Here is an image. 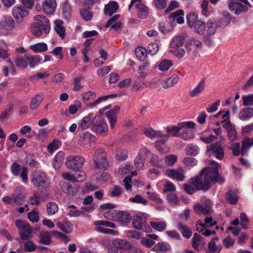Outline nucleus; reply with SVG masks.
<instances>
[{"label":"nucleus","instance_id":"obj_24","mask_svg":"<svg viewBox=\"0 0 253 253\" xmlns=\"http://www.w3.org/2000/svg\"><path fill=\"white\" fill-rule=\"evenodd\" d=\"M57 3L55 0H44L42 5L43 12L46 14H53L56 8Z\"/></svg>","mask_w":253,"mask_h":253},{"label":"nucleus","instance_id":"obj_14","mask_svg":"<svg viewBox=\"0 0 253 253\" xmlns=\"http://www.w3.org/2000/svg\"><path fill=\"white\" fill-rule=\"evenodd\" d=\"M132 224L133 228L137 230H142L147 233L151 231V228L146 223V218L144 216L137 215L134 217Z\"/></svg>","mask_w":253,"mask_h":253},{"label":"nucleus","instance_id":"obj_17","mask_svg":"<svg viewBox=\"0 0 253 253\" xmlns=\"http://www.w3.org/2000/svg\"><path fill=\"white\" fill-rule=\"evenodd\" d=\"M12 14L17 23H21L23 18L29 14V11L22 5L15 6L12 10Z\"/></svg>","mask_w":253,"mask_h":253},{"label":"nucleus","instance_id":"obj_51","mask_svg":"<svg viewBox=\"0 0 253 253\" xmlns=\"http://www.w3.org/2000/svg\"><path fill=\"white\" fill-rule=\"evenodd\" d=\"M220 116L222 119L221 123H223V125L228 124V123L231 124L230 121V114L229 111H227L225 112L224 111H219L214 115L215 118H219Z\"/></svg>","mask_w":253,"mask_h":253},{"label":"nucleus","instance_id":"obj_10","mask_svg":"<svg viewBox=\"0 0 253 253\" xmlns=\"http://www.w3.org/2000/svg\"><path fill=\"white\" fill-rule=\"evenodd\" d=\"M196 124L192 122L186 121L179 122L177 126L170 125L167 126V131L174 137H178L180 131L183 128H195Z\"/></svg>","mask_w":253,"mask_h":253},{"label":"nucleus","instance_id":"obj_45","mask_svg":"<svg viewBox=\"0 0 253 253\" xmlns=\"http://www.w3.org/2000/svg\"><path fill=\"white\" fill-rule=\"evenodd\" d=\"M184 13L182 10H178L172 13L170 17L172 18L174 21L179 24H183L184 23L183 18Z\"/></svg>","mask_w":253,"mask_h":253},{"label":"nucleus","instance_id":"obj_64","mask_svg":"<svg viewBox=\"0 0 253 253\" xmlns=\"http://www.w3.org/2000/svg\"><path fill=\"white\" fill-rule=\"evenodd\" d=\"M95 93L91 91L84 92L82 95L83 100L86 104L89 103L91 100L95 97Z\"/></svg>","mask_w":253,"mask_h":253},{"label":"nucleus","instance_id":"obj_52","mask_svg":"<svg viewBox=\"0 0 253 253\" xmlns=\"http://www.w3.org/2000/svg\"><path fill=\"white\" fill-rule=\"evenodd\" d=\"M187 21L188 26L193 28L197 22L199 21L198 14L195 12L189 13L187 16Z\"/></svg>","mask_w":253,"mask_h":253},{"label":"nucleus","instance_id":"obj_48","mask_svg":"<svg viewBox=\"0 0 253 253\" xmlns=\"http://www.w3.org/2000/svg\"><path fill=\"white\" fill-rule=\"evenodd\" d=\"M189 128H183L180 131L179 137L184 140H189L193 138L194 133L192 130L189 129ZM192 129L193 128H191Z\"/></svg>","mask_w":253,"mask_h":253},{"label":"nucleus","instance_id":"obj_25","mask_svg":"<svg viewBox=\"0 0 253 253\" xmlns=\"http://www.w3.org/2000/svg\"><path fill=\"white\" fill-rule=\"evenodd\" d=\"M206 243L203 237L197 233H195L192 239V246L197 251L202 250L205 247Z\"/></svg>","mask_w":253,"mask_h":253},{"label":"nucleus","instance_id":"obj_34","mask_svg":"<svg viewBox=\"0 0 253 253\" xmlns=\"http://www.w3.org/2000/svg\"><path fill=\"white\" fill-rule=\"evenodd\" d=\"M13 61L18 67L25 68L28 66V61L25 58V54L24 56L16 55L13 57Z\"/></svg>","mask_w":253,"mask_h":253},{"label":"nucleus","instance_id":"obj_55","mask_svg":"<svg viewBox=\"0 0 253 253\" xmlns=\"http://www.w3.org/2000/svg\"><path fill=\"white\" fill-rule=\"evenodd\" d=\"M62 14L66 18H69L71 15V6L68 1L66 0L62 4Z\"/></svg>","mask_w":253,"mask_h":253},{"label":"nucleus","instance_id":"obj_27","mask_svg":"<svg viewBox=\"0 0 253 253\" xmlns=\"http://www.w3.org/2000/svg\"><path fill=\"white\" fill-rule=\"evenodd\" d=\"M194 211L198 213H202L204 215H208L211 212V201H208L206 205H202L197 204L194 207Z\"/></svg>","mask_w":253,"mask_h":253},{"label":"nucleus","instance_id":"obj_38","mask_svg":"<svg viewBox=\"0 0 253 253\" xmlns=\"http://www.w3.org/2000/svg\"><path fill=\"white\" fill-rule=\"evenodd\" d=\"M118 8V5L116 1H112L105 5L104 12L110 16L115 13Z\"/></svg>","mask_w":253,"mask_h":253},{"label":"nucleus","instance_id":"obj_49","mask_svg":"<svg viewBox=\"0 0 253 253\" xmlns=\"http://www.w3.org/2000/svg\"><path fill=\"white\" fill-rule=\"evenodd\" d=\"M253 116V108H244L240 112L239 118L241 120H246Z\"/></svg>","mask_w":253,"mask_h":253},{"label":"nucleus","instance_id":"obj_2","mask_svg":"<svg viewBox=\"0 0 253 253\" xmlns=\"http://www.w3.org/2000/svg\"><path fill=\"white\" fill-rule=\"evenodd\" d=\"M144 134L150 139L157 138L155 142L156 149L162 153H167L169 148L165 144L169 137L168 134H163L159 130H155L152 128H146L143 130Z\"/></svg>","mask_w":253,"mask_h":253},{"label":"nucleus","instance_id":"obj_5","mask_svg":"<svg viewBox=\"0 0 253 253\" xmlns=\"http://www.w3.org/2000/svg\"><path fill=\"white\" fill-rule=\"evenodd\" d=\"M15 225L22 240H28L33 237V229L28 222L18 219L15 221Z\"/></svg>","mask_w":253,"mask_h":253},{"label":"nucleus","instance_id":"obj_53","mask_svg":"<svg viewBox=\"0 0 253 253\" xmlns=\"http://www.w3.org/2000/svg\"><path fill=\"white\" fill-rule=\"evenodd\" d=\"M193 28H194L195 32L199 35H203L205 34L206 26L204 22L199 20L197 22Z\"/></svg>","mask_w":253,"mask_h":253},{"label":"nucleus","instance_id":"obj_56","mask_svg":"<svg viewBox=\"0 0 253 253\" xmlns=\"http://www.w3.org/2000/svg\"><path fill=\"white\" fill-rule=\"evenodd\" d=\"M150 225L154 229L160 232L164 231L167 227V224L165 221H151Z\"/></svg>","mask_w":253,"mask_h":253},{"label":"nucleus","instance_id":"obj_16","mask_svg":"<svg viewBox=\"0 0 253 253\" xmlns=\"http://www.w3.org/2000/svg\"><path fill=\"white\" fill-rule=\"evenodd\" d=\"M93 161L96 168L100 169H105L108 163L106 159L105 155L101 149L97 150L93 156Z\"/></svg>","mask_w":253,"mask_h":253},{"label":"nucleus","instance_id":"obj_21","mask_svg":"<svg viewBox=\"0 0 253 253\" xmlns=\"http://www.w3.org/2000/svg\"><path fill=\"white\" fill-rule=\"evenodd\" d=\"M120 110V108L118 106H115L106 113V116L108 120L111 129H113L115 128Z\"/></svg>","mask_w":253,"mask_h":253},{"label":"nucleus","instance_id":"obj_32","mask_svg":"<svg viewBox=\"0 0 253 253\" xmlns=\"http://www.w3.org/2000/svg\"><path fill=\"white\" fill-rule=\"evenodd\" d=\"M113 244L117 249L122 250H126L130 248V245L125 240L116 239L114 240Z\"/></svg>","mask_w":253,"mask_h":253},{"label":"nucleus","instance_id":"obj_7","mask_svg":"<svg viewBox=\"0 0 253 253\" xmlns=\"http://www.w3.org/2000/svg\"><path fill=\"white\" fill-rule=\"evenodd\" d=\"M31 181L38 188H46L49 184V180L46 173L40 171L32 172Z\"/></svg>","mask_w":253,"mask_h":253},{"label":"nucleus","instance_id":"obj_18","mask_svg":"<svg viewBox=\"0 0 253 253\" xmlns=\"http://www.w3.org/2000/svg\"><path fill=\"white\" fill-rule=\"evenodd\" d=\"M149 153V151L146 148L141 149L136 157L134 165L137 169H141L144 167L145 159Z\"/></svg>","mask_w":253,"mask_h":253},{"label":"nucleus","instance_id":"obj_39","mask_svg":"<svg viewBox=\"0 0 253 253\" xmlns=\"http://www.w3.org/2000/svg\"><path fill=\"white\" fill-rule=\"evenodd\" d=\"M131 216L130 214L126 211H120L118 212L117 220L122 224L128 223L130 221Z\"/></svg>","mask_w":253,"mask_h":253},{"label":"nucleus","instance_id":"obj_1","mask_svg":"<svg viewBox=\"0 0 253 253\" xmlns=\"http://www.w3.org/2000/svg\"><path fill=\"white\" fill-rule=\"evenodd\" d=\"M211 166L203 169L199 175L191 179L192 185L185 184L184 188L185 192L189 194H192L198 190H208L211 183L218 182L222 183L224 178L218 173L220 166L214 161H210Z\"/></svg>","mask_w":253,"mask_h":253},{"label":"nucleus","instance_id":"obj_12","mask_svg":"<svg viewBox=\"0 0 253 253\" xmlns=\"http://www.w3.org/2000/svg\"><path fill=\"white\" fill-rule=\"evenodd\" d=\"M92 130L102 136H105L108 132V126L99 115H95L93 120Z\"/></svg>","mask_w":253,"mask_h":253},{"label":"nucleus","instance_id":"obj_13","mask_svg":"<svg viewBox=\"0 0 253 253\" xmlns=\"http://www.w3.org/2000/svg\"><path fill=\"white\" fill-rule=\"evenodd\" d=\"M132 6H134L136 9L137 14L139 18L144 19L147 17L148 9L141 2L140 0H131L128 6L129 10Z\"/></svg>","mask_w":253,"mask_h":253},{"label":"nucleus","instance_id":"obj_20","mask_svg":"<svg viewBox=\"0 0 253 253\" xmlns=\"http://www.w3.org/2000/svg\"><path fill=\"white\" fill-rule=\"evenodd\" d=\"M51 235L61 237L65 236V235L63 233L56 231H53L51 233L47 231H42L40 233L39 237L41 243L46 245L50 244Z\"/></svg>","mask_w":253,"mask_h":253},{"label":"nucleus","instance_id":"obj_35","mask_svg":"<svg viewBox=\"0 0 253 253\" xmlns=\"http://www.w3.org/2000/svg\"><path fill=\"white\" fill-rule=\"evenodd\" d=\"M60 186L63 192L70 195H74L78 192V189L75 187H72L69 182L65 181L61 182Z\"/></svg>","mask_w":253,"mask_h":253},{"label":"nucleus","instance_id":"obj_28","mask_svg":"<svg viewBox=\"0 0 253 253\" xmlns=\"http://www.w3.org/2000/svg\"><path fill=\"white\" fill-rule=\"evenodd\" d=\"M205 88V80L202 79L199 84L189 91L190 97H195L199 95Z\"/></svg>","mask_w":253,"mask_h":253},{"label":"nucleus","instance_id":"obj_60","mask_svg":"<svg viewBox=\"0 0 253 253\" xmlns=\"http://www.w3.org/2000/svg\"><path fill=\"white\" fill-rule=\"evenodd\" d=\"M128 157V151L126 149L118 150L116 152V159L119 161H124Z\"/></svg>","mask_w":253,"mask_h":253},{"label":"nucleus","instance_id":"obj_8","mask_svg":"<svg viewBox=\"0 0 253 253\" xmlns=\"http://www.w3.org/2000/svg\"><path fill=\"white\" fill-rule=\"evenodd\" d=\"M15 22L10 16H4L0 20V34L4 36L12 35Z\"/></svg>","mask_w":253,"mask_h":253},{"label":"nucleus","instance_id":"obj_57","mask_svg":"<svg viewBox=\"0 0 253 253\" xmlns=\"http://www.w3.org/2000/svg\"><path fill=\"white\" fill-rule=\"evenodd\" d=\"M129 201L136 204H142L143 206L148 205V201L141 195L137 194L134 197L129 198Z\"/></svg>","mask_w":253,"mask_h":253},{"label":"nucleus","instance_id":"obj_6","mask_svg":"<svg viewBox=\"0 0 253 253\" xmlns=\"http://www.w3.org/2000/svg\"><path fill=\"white\" fill-rule=\"evenodd\" d=\"M94 225L96 226L95 229L97 232L114 236L119 235V232L117 231L105 227H107L112 229L116 228V225L113 222L106 220H97L94 222Z\"/></svg>","mask_w":253,"mask_h":253},{"label":"nucleus","instance_id":"obj_50","mask_svg":"<svg viewBox=\"0 0 253 253\" xmlns=\"http://www.w3.org/2000/svg\"><path fill=\"white\" fill-rule=\"evenodd\" d=\"M173 65L172 62L170 60H162L158 66V69L161 71H168Z\"/></svg>","mask_w":253,"mask_h":253},{"label":"nucleus","instance_id":"obj_47","mask_svg":"<svg viewBox=\"0 0 253 253\" xmlns=\"http://www.w3.org/2000/svg\"><path fill=\"white\" fill-rule=\"evenodd\" d=\"M170 246L165 242H160L157 244L154 247L153 250L156 252H167L170 250Z\"/></svg>","mask_w":253,"mask_h":253},{"label":"nucleus","instance_id":"obj_33","mask_svg":"<svg viewBox=\"0 0 253 253\" xmlns=\"http://www.w3.org/2000/svg\"><path fill=\"white\" fill-rule=\"evenodd\" d=\"M65 154L63 151L58 152L54 157L53 165L55 169H59L62 166Z\"/></svg>","mask_w":253,"mask_h":253},{"label":"nucleus","instance_id":"obj_15","mask_svg":"<svg viewBox=\"0 0 253 253\" xmlns=\"http://www.w3.org/2000/svg\"><path fill=\"white\" fill-rule=\"evenodd\" d=\"M10 170L13 175L16 176L20 175L22 181L27 183L28 180V169L26 167L21 168L20 165L17 163H14L10 168Z\"/></svg>","mask_w":253,"mask_h":253},{"label":"nucleus","instance_id":"obj_36","mask_svg":"<svg viewBox=\"0 0 253 253\" xmlns=\"http://www.w3.org/2000/svg\"><path fill=\"white\" fill-rule=\"evenodd\" d=\"M179 79L178 75L173 74L169 78L164 80L162 86L164 88H168L177 83Z\"/></svg>","mask_w":253,"mask_h":253},{"label":"nucleus","instance_id":"obj_26","mask_svg":"<svg viewBox=\"0 0 253 253\" xmlns=\"http://www.w3.org/2000/svg\"><path fill=\"white\" fill-rule=\"evenodd\" d=\"M44 95L42 93H39L34 96L31 100L30 108L31 110H36L40 106L43 101Z\"/></svg>","mask_w":253,"mask_h":253},{"label":"nucleus","instance_id":"obj_43","mask_svg":"<svg viewBox=\"0 0 253 253\" xmlns=\"http://www.w3.org/2000/svg\"><path fill=\"white\" fill-rule=\"evenodd\" d=\"M25 58L27 59L28 61V64L31 67H34V66L39 64L40 62V58L38 55L33 56L30 54H25Z\"/></svg>","mask_w":253,"mask_h":253},{"label":"nucleus","instance_id":"obj_11","mask_svg":"<svg viewBox=\"0 0 253 253\" xmlns=\"http://www.w3.org/2000/svg\"><path fill=\"white\" fill-rule=\"evenodd\" d=\"M84 163V158L78 155H70L67 157L65 165L68 169L76 170L82 168Z\"/></svg>","mask_w":253,"mask_h":253},{"label":"nucleus","instance_id":"obj_44","mask_svg":"<svg viewBox=\"0 0 253 253\" xmlns=\"http://www.w3.org/2000/svg\"><path fill=\"white\" fill-rule=\"evenodd\" d=\"M242 146L241 149V153L242 155L246 153L248 149L253 145V138H246L242 141Z\"/></svg>","mask_w":253,"mask_h":253},{"label":"nucleus","instance_id":"obj_62","mask_svg":"<svg viewBox=\"0 0 253 253\" xmlns=\"http://www.w3.org/2000/svg\"><path fill=\"white\" fill-rule=\"evenodd\" d=\"M61 145V142L57 139H54L52 142L49 143L47 146L48 151L50 153H53L55 151L57 150Z\"/></svg>","mask_w":253,"mask_h":253},{"label":"nucleus","instance_id":"obj_61","mask_svg":"<svg viewBox=\"0 0 253 253\" xmlns=\"http://www.w3.org/2000/svg\"><path fill=\"white\" fill-rule=\"evenodd\" d=\"M135 53L137 57L141 61L144 60L146 56L147 51L141 47H138L135 49Z\"/></svg>","mask_w":253,"mask_h":253},{"label":"nucleus","instance_id":"obj_63","mask_svg":"<svg viewBox=\"0 0 253 253\" xmlns=\"http://www.w3.org/2000/svg\"><path fill=\"white\" fill-rule=\"evenodd\" d=\"M199 148L196 145H193V144H189L187 146L186 148V153L187 155H190L191 156H195L199 153Z\"/></svg>","mask_w":253,"mask_h":253},{"label":"nucleus","instance_id":"obj_30","mask_svg":"<svg viewBox=\"0 0 253 253\" xmlns=\"http://www.w3.org/2000/svg\"><path fill=\"white\" fill-rule=\"evenodd\" d=\"M223 126L225 128L228 133V138L230 141H233L237 139V132L235 126L232 124H226L223 125Z\"/></svg>","mask_w":253,"mask_h":253},{"label":"nucleus","instance_id":"obj_37","mask_svg":"<svg viewBox=\"0 0 253 253\" xmlns=\"http://www.w3.org/2000/svg\"><path fill=\"white\" fill-rule=\"evenodd\" d=\"M47 198V194L40 195L39 194H35L30 199V203L32 205H38L41 202L45 201Z\"/></svg>","mask_w":253,"mask_h":253},{"label":"nucleus","instance_id":"obj_22","mask_svg":"<svg viewBox=\"0 0 253 253\" xmlns=\"http://www.w3.org/2000/svg\"><path fill=\"white\" fill-rule=\"evenodd\" d=\"M206 153L209 155L213 153L216 158L220 160L223 158L224 155L223 148L216 143L208 146Z\"/></svg>","mask_w":253,"mask_h":253},{"label":"nucleus","instance_id":"obj_46","mask_svg":"<svg viewBox=\"0 0 253 253\" xmlns=\"http://www.w3.org/2000/svg\"><path fill=\"white\" fill-rule=\"evenodd\" d=\"M66 211L67 215L72 217H78L84 213L83 211L77 210L74 205H69Z\"/></svg>","mask_w":253,"mask_h":253},{"label":"nucleus","instance_id":"obj_3","mask_svg":"<svg viewBox=\"0 0 253 253\" xmlns=\"http://www.w3.org/2000/svg\"><path fill=\"white\" fill-rule=\"evenodd\" d=\"M34 19L38 22L31 25V32L35 36L39 37L42 36V30L45 34H47L50 31V24L49 20L42 14L37 15Z\"/></svg>","mask_w":253,"mask_h":253},{"label":"nucleus","instance_id":"obj_29","mask_svg":"<svg viewBox=\"0 0 253 253\" xmlns=\"http://www.w3.org/2000/svg\"><path fill=\"white\" fill-rule=\"evenodd\" d=\"M10 55L9 44L4 41L0 42V60L6 59Z\"/></svg>","mask_w":253,"mask_h":253},{"label":"nucleus","instance_id":"obj_31","mask_svg":"<svg viewBox=\"0 0 253 253\" xmlns=\"http://www.w3.org/2000/svg\"><path fill=\"white\" fill-rule=\"evenodd\" d=\"M54 30L62 39H64L66 36L65 28L62 21L60 20L54 21Z\"/></svg>","mask_w":253,"mask_h":253},{"label":"nucleus","instance_id":"obj_23","mask_svg":"<svg viewBox=\"0 0 253 253\" xmlns=\"http://www.w3.org/2000/svg\"><path fill=\"white\" fill-rule=\"evenodd\" d=\"M95 116L93 113H89L87 116H84L79 123L78 130H84L89 127L91 124L93 125V120H94Z\"/></svg>","mask_w":253,"mask_h":253},{"label":"nucleus","instance_id":"obj_4","mask_svg":"<svg viewBox=\"0 0 253 253\" xmlns=\"http://www.w3.org/2000/svg\"><path fill=\"white\" fill-rule=\"evenodd\" d=\"M251 6V4L248 0H230L228 4L230 11L236 15L247 12Z\"/></svg>","mask_w":253,"mask_h":253},{"label":"nucleus","instance_id":"obj_54","mask_svg":"<svg viewBox=\"0 0 253 253\" xmlns=\"http://www.w3.org/2000/svg\"><path fill=\"white\" fill-rule=\"evenodd\" d=\"M217 24L209 20L207 23V33L209 35H213L214 34L217 29Z\"/></svg>","mask_w":253,"mask_h":253},{"label":"nucleus","instance_id":"obj_40","mask_svg":"<svg viewBox=\"0 0 253 253\" xmlns=\"http://www.w3.org/2000/svg\"><path fill=\"white\" fill-rule=\"evenodd\" d=\"M177 228L181 232L184 237L188 239L191 237L192 232L189 227L181 223H179L177 225Z\"/></svg>","mask_w":253,"mask_h":253},{"label":"nucleus","instance_id":"obj_9","mask_svg":"<svg viewBox=\"0 0 253 253\" xmlns=\"http://www.w3.org/2000/svg\"><path fill=\"white\" fill-rule=\"evenodd\" d=\"M216 223L215 221L212 220L211 217H207L205 219L204 223L201 220H198L197 222L196 230L205 236H209L211 234H214L215 232L214 230L211 231L208 228Z\"/></svg>","mask_w":253,"mask_h":253},{"label":"nucleus","instance_id":"obj_19","mask_svg":"<svg viewBox=\"0 0 253 253\" xmlns=\"http://www.w3.org/2000/svg\"><path fill=\"white\" fill-rule=\"evenodd\" d=\"M184 170L179 168L177 169H168L166 170V175L172 179H175L178 181H182L185 178Z\"/></svg>","mask_w":253,"mask_h":253},{"label":"nucleus","instance_id":"obj_41","mask_svg":"<svg viewBox=\"0 0 253 253\" xmlns=\"http://www.w3.org/2000/svg\"><path fill=\"white\" fill-rule=\"evenodd\" d=\"M30 48L35 53L46 51L48 49L47 44L44 42H38L31 45Z\"/></svg>","mask_w":253,"mask_h":253},{"label":"nucleus","instance_id":"obj_58","mask_svg":"<svg viewBox=\"0 0 253 253\" xmlns=\"http://www.w3.org/2000/svg\"><path fill=\"white\" fill-rule=\"evenodd\" d=\"M47 212L49 215L55 214L58 210V205L54 202H50L46 205Z\"/></svg>","mask_w":253,"mask_h":253},{"label":"nucleus","instance_id":"obj_59","mask_svg":"<svg viewBox=\"0 0 253 253\" xmlns=\"http://www.w3.org/2000/svg\"><path fill=\"white\" fill-rule=\"evenodd\" d=\"M227 199L231 204H235L237 203L238 198L236 192L230 190L227 194Z\"/></svg>","mask_w":253,"mask_h":253},{"label":"nucleus","instance_id":"obj_42","mask_svg":"<svg viewBox=\"0 0 253 253\" xmlns=\"http://www.w3.org/2000/svg\"><path fill=\"white\" fill-rule=\"evenodd\" d=\"M184 37L181 35L174 37L170 43V47L171 48H176L181 46L184 43Z\"/></svg>","mask_w":253,"mask_h":253}]
</instances>
